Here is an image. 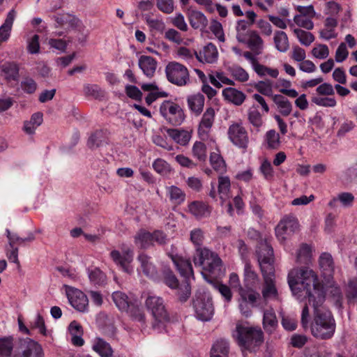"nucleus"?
<instances>
[{"label":"nucleus","mask_w":357,"mask_h":357,"mask_svg":"<svg viewBox=\"0 0 357 357\" xmlns=\"http://www.w3.org/2000/svg\"><path fill=\"white\" fill-rule=\"evenodd\" d=\"M288 284L297 300L307 298V303L301 313L303 326H308L309 307H312L314 312L310 325L312 334L320 339L331 338L335 333V322L331 312L324 306L325 291L317 274L308 266L293 268L288 274Z\"/></svg>","instance_id":"nucleus-1"},{"label":"nucleus","mask_w":357,"mask_h":357,"mask_svg":"<svg viewBox=\"0 0 357 357\" xmlns=\"http://www.w3.org/2000/svg\"><path fill=\"white\" fill-rule=\"evenodd\" d=\"M190 241L196 248V252L193 257V262L196 266H201L202 270L208 272L213 277H222L224 273L222 271V261L217 254L202 248L204 240L203 231L195 228L190 231Z\"/></svg>","instance_id":"nucleus-2"},{"label":"nucleus","mask_w":357,"mask_h":357,"mask_svg":"<svg viewBox=\"0 0 357 357\" xmlns=\"http://www.w3.org/2000/svg\"><path fill=\"white\" fill-rule=\"evenodd\" d=\"M257 254L264 280L263 298L264 300L278 299V293L274 281L273 250L266 240L259 243Z\"/></svg>","instance_id":"nucleus-3"},{"label":"nucleus","mask_w":357,"mask_h":357,"mask_svg":"<svg viewBox=\"0 0 357 357\" xmlns=\"http://www.w3.org/2000/svg\"><path fill=\"white\" fill-rule=\"evenodd\" d=\"M237 344L244 350L255 351L264 342V335L259 327H252L245 323H238L232 332Z\"/></svg>","instance_id":"nucleus-4"},{"label":"nucleus","mask_w":357,"mask_h":357,"mask_svg":"<svg viewBox=\"0 0 357 357\" xmlns=\"http://www.w3.org/2000/svg\"><path fill=\"white\" fill-rule=\"evenodd\" d=\"M193 308L196 317L202 321L212 319L214 314V307L212 298L208 292L199 290L193 300Z\"/></svg>","instance_id":"nucleus-5"},{"label":"nucleus","mask_w":357,"mask_h":357,"mask_svg":"<svg viewBox=\"0 0 357 357\" xmlns=\"http://www.w3.org/2000/svg\"><path fill=\"white\" fill-rule=\"evenodd\" d=\"M109 257L115 265L122 271L128 274L134 272L132 266L134 251L131 248L123 245L121 248V250L114 249L110 252Z\"/></svg>","instance_id":"nucleus-6"},{"label":"nucleus","mask_w":357,"mask_h":357,"mask_svg":"<svg viewBox=\"0 0 357 357\" xmlns=\"http://www.w3.org/2000/svg\"><path fill=\"white\" fill-rule=\"evenodd\" d=\"M172 260L176 266L181 275L185 278V281L183 282L180 290L183 289V294H181L180 301H185L190 295L191 288L190 286V279H194L193 271L190 261L183 257L172 258Z\"/></svg>","instance_id":"nucleus-7"},{"label":"nucleus","mask_w":357,"mask_h":357,"mask_svg":"<svg viewBox=\"0 0 357 357\" xmlns=\"http://www.w3.org/2000/svg\"><path fill=\"white\" fill-rule=\"evenodd\" d=\"M167 79L172 84L178 86H185L189 82V73L187 68L178 63L170 62L166 66Z\"/></svg>","instance_id":"nucleus-8"},{"label":"nucleus","mask_w":357,"mask_h":357,"mask_svg":"<svg viewBox=\"0 0 357 357\" xmlns=\"http://www.w3.org/2000/svg\"><path fill=\"white\" fill-rule=\"evenodd\" d=\"M160 112L169 123L174 126L181 125L185 119L182 108L178 104L171 101H164L160 107Z\"/></svg>","instance_id":"nucleus-9"},{"label":"nucleus","mask_w":357,"mask_h":357,"mask_svg":"<svg viewBox=\"0 0 357 357\" xmlns=\"http://www.w3.org/2000/svg\"><path fill=\"white\" fill-rule=\"evenodd\" d=\"M299 224L297 218L293 215L284 216L275 228V234L280 242H284L298 231Z\"/></svg>","instance_id":"nucleus-10"},{"label":"nucleus","mask_w":357,"mask_h":357,"mask_svg":"<svg viewBox=\"0 0 357 357\" xmlns=\"http://www.w3.org/2000/svg\"><path fill=\"white\" fill-rule=\"evenodd\" d=\"M145 305L155 321L159 323H165L169 321V314L162 298L155 295H149L145 301Z\"/></svg>","instance_id":"nucleus-11"},{"label":"nucleus","mask_w":357,"mask_h":357,"mask_svg":"<svg viewBox=\"0 0 357 357\" xmlns=\"http://www.w3.org/2000/svg\"><path fill=\"white\" fill-rule=\"evenodd\" d=\"M63 288L73 307L82 312L88 311L89 300L81 290L68 285H64Z\"/></svg>","instance_id":"nucleus-12"},{"label":"nucleus","mask_w":357,"mask_h":357,"mask_svg":"<svg viewBox=\"0 0 357 357\" xmlns=\"http://www.w3.org/2000/svg\"><path fill=\"white\" fill-rule=\"evenodd\" d=\"M227 135L231 142L241 149H246L249 137L245 128L241 123H234L228 128Z\"/></svg>","instance_id":"nucleus-13"},{"label":"nucleus","mask_w":357,"mask_h":357,"mask_svg":"<svg viewBox=\"0 0 357 357\" xmlns=\"http://www.w3.org/2000/svg\"><path fill=\"white\" fill-rule=\"evenodd\" d=\"M230 188L231 182L229 177L220 176L218 177V191L215 190V183H211L209 196L215 201L219 199L222 206L231 197Z\"/></svg>","instance_id":"nucleus-14"},{"label":"nucleus","mask_w":357,"mask_h":357,"mask_svg":"<svg viewBox=\"0 0 357 357\" xmlns=\"http://www.w3.org/2000/svg\"><path fill=\"white\" fill-rule=\"evenodd\" d=\"M13 357H44V353L40 344L26 337L20 340L18 354Z\"/></svg>","instance_id":"nucleus-15"},{"label":"nucleus","mask_w":357,"mask_h":357,"mask_svg":"<svg viewBox=\"0 0 357 357\" xmlns=\"http://www.w3.org/2000/svg\"><path fill=\"white\" fill-rule=\"evenodd\" d=\"M238 306L240 311L245 317H249L251 314V309L255 304L259 294L255 290H245L244 288L239 289Z\"/></svg>","instance_id":"nucleus-16"},{"label":"nucleus","mask_w":357,"mask_h":357,"mask_svg":"<svg viewBox=\"0 0 357 357\" xmlns=\"http://www.w3.org/2000/svg\"><path fill=\"white\" fill-rule=\"evenodd\" d=\"M215 119V110L211 108H207L204 113L198 128V134L202 139H206L211 130Z\"/></svg>","instance_id":"nucleus-17"},{"label":"nucleus","mask_w":357,"mask_h":357,"mask_svg":"<svg viewBox=\"0 0 357 357\" xmlns=\"http://www.w3.org/2000/svg\"><path fill=\"white\" fill-rule=\"evenodd\" d=\"M319 268L325 281L330 282L333 278L335 266L332 256L326 252L322 253L319 259Z\"/></svg>","instance_id":"nucleus-18"},{"label":"nucleus","mask_w":357,"mask_h":357,"mask_svg":"<svg viewBox=\"0 0 357 357\" xmlns=\"http://www.w3.org/2000/svg\"><path fill=\"white\" fill-rule=\"evenodd\" d=\"M195 54L199 61L206 63H213L217 61L218 58V49L211 43L203 47L198 53L195 52Z\"/></svg>","instance_id":"nucleus-19"},{"label":"nucleus","mask_w":357,"mask_h":357,"mask_svg":"<svg viewBox=\"0 0 357 357\" xmlns=\"http://www.w3.org/2000/svg\"><path fill=\"white\" fill-rule=\"evenodd\" d=\"M222 95L226 101L236 106L241 105L246 98L243 91L231 86L224 89Z\"/></svg>","instance_id":"nucleus-20"},{"label":"nucleus","mask_w":357,"mask_h":357,"mask_svg":"<svg viewBox=\"0 0 357 357\" xmlns=\"http://www.w3.org/2000/svg\"><path fill=\"white\" fill-rule=\"evenodd\" d=\"M245 43L256 54H261L264 49V41L259 34L255 31H250L249 34L245 37Z\"/></svg>","instance_id":"nucleus-21"},{"label":"nucleus","mask_w":357,"mask_h":357,"mask_svg":"<svg viewBox=\"0 0 357 357\" xmlns=\"http://www.w3.org/2000/svg\"><path fill=\"white\" fill-rule=\"evenodd\" d=\"M141 87L144 91L149 92V94L145 98L148 105H151L160 98H165L168 96L167 93L160 89L155 83L143 84Z\"/></svg>","instance_id":"nucleus-22"},{"label":"nucleus","mask_w":357,"mask_h":357,"mask_svg":"<svg viewBox=\"0 0 357 357\" xmlns=\"http://www.w3.org/2000/svg\"><path fill=\"white\" fill-rule=\"evenodd\" d=\"M187 15L189 22L194 29H204L208 24V20L204 14L200 11L187 8Z\"/></svg>","instance_id":"nucleus-23"},{"label":"nucleus","mask_w":357,"mask_h":357,"mask_svg":"<svg viewBox=\"0 0 357 357\" xmlns=\"http://www.w3.org/2000/svg\"><path fill=\"white\" fill-rule=\"evenodd\" d=\"M15 17L16 11L15 9L10 10L3 24L0 26V43L6 42L9 39Z\"/></svg>","instance_id":"nucleus-24"},{"label":"nucleus","mask_w":357,"mask_h":357,"mask_svg":"<svg viewBox=\"0 0 357 357\" xmlns=\"http://www.w3.org/2000/svg\"><path fill=\"white\" fill-rule=\"evenodd\" d=\"M188 211L197 219L207 217L211 213L208 205L199 201H194L188 204Z\"/></svg>","instance_id":"nucleus-25"},{"label":"nucleus","mask_w":357,"mask_h":357,"mask_svg":"<svg viewBox=\"0 0 357 357\" xmlns=\"http://www.w3.org/2000/svg\"><path fill=\"white\" fill-rule=\"evenodd\" d=\"M259 284V279L250 264L246 263L244 268V285L245 290H254Z\"/></svg>","instance_id":"nucleus-26"},{"label":"nucleus","mask_w":357,"mask_h":357,"mask_svg":"<svg viewBox=\"0 0 357 357\" xmlns=\"http://www.w3.org/2000/svg\"><path fill=\"white\" fill-rule=\"evenodd\" d=\"M138 65L146 77H152L156 70L157 62L150 56H142L139 59Z\"/></svg>","instance_id":"nucleus-27"},{"label":"nucleus","mask_w":357,"mask_h":357,"mask_svg":"<svg viewBox=\"0 0 357 357\" xmlns=\"http://www.w3.org/2000/svg\"><path fill=\"white\" fill-rule=\"evenodd\" d=\"M107 144V133L105 130H96L89 137L87 146L91 149L99 148Z\"/></svg>","instance_id":"nucleus-28"},{"label":"nucleus","mask_w":357,"mask_h":357,"mask_svg":"<svg viewBox=\"0 0 357 357\" xmlns=\"http://www.w3.org/2000/svg\"><path fill=\"white\" fill-rule=\"evenodd\" d=\"M137 261L140 264V270L148 277H153L156 273L155 265L151 260V257L142 252L137 257Z\"/></svg>","instance_id":"nucleus-29"},{"label":"nucleus","mask_w":357,"mask_h":357,"mask_svg":"<svg viewBox=\"0 0 357 357\" xmlns=\"http://www.w3.org/2000/svg\"><path fill=\"white\" fill-rule=\"evenodd\" d=\"M92 348L100 357L113 356L112 347L108 342L100 337H96L93 340Z\"/></svg>","instance_id":"nucleus-30"},{"label":"nucleus","mask_w":357,"mask_h":357,"mask_svg":"<svg viewBox=\"0 0 357 357\" xmlns=\"http://www.w3.org/2000/svg\"><path fill=\"white\" fill-rule=\"evenodd\" d=\"M135 243L141 249H147L153 245L151 233L142 229L135 236Z\"/></svg>","instance_id":"nucleus-31"},{"label":"nucleus","mask_w":357,"mask_h":357,"mask_svg":"<svg viewBox=\"0 0 357 357\" xmlns=\"http://www.w3.org/2000/svg\"><path fill=\"white\" fill-rule=\"evenodd\" d=\"M263 327L264 330L272 333L278 326V319L273 309H268L264 312Z\"/></svg>","instance_id":"nucleus-32"},{"label":"nucleus","mask_w":357,"mask_h":357,"mask_svg":"<svg viewBox=\"0 0 357 357\" xmlns=\"http://www.w3.org/2000/svg\"><path fill=\"white\" fill-rule=\"evenodd\" d=\"M206 273L207 271H204L202 270V275H203L204 278L209 283H211L213 285V287L220 292V294L225 298L226 302H230L232 298V294L231 292L229 287L219 282H213L212 280H208L206 275ZM208 273L210 275L211 278H213V276H212L208 272ZM217 278L218 277H216V278ZM214 278H215V277H214Z\"/></svg>","instance_id":"nucleus-33"},{"label":"nucleus","mask_w":357,"mask_h":357,"mask_svg":"<svg viewBox=\"0 0 357 357\" xmlns=\"http://www.w3.org/2000/svg\"><path fill=\"white\" fill-rule=\"evenodd\" d=\"M167 196L172 204L179 205L184 202L185 193L180 188L176 185L166 187Z\"/></svg>","instance_id":"nucleus-34"},{"label":"nucleus","mask_w":357,"mask_h":357,"mask_svg":"<svg viewBox=\"0 0 357 357\" xmlns=\"http://www.w3.org/2000/svg\"><path fill=\"white\" fill-rule=\"evenodd\" d=\"M167 134L174 142L182 146L186 145L191 138L190 132L184 130L168 129Z\"/></svg>","instance_id":"nucleus-35"},{"label":"nucleus","mask_w":357,"mask_h":357,"mask_svg":"<svg viewBox=\"0 0 357 357\" xmlns=\"http://www.w3.org/2000/svg\"><path fill=\"white\" fill-rule=\"evenodd\" d=\"M43 114L40 112L33 114L29 121L24 123L23 130L27 135H33L37 128L43 123Z\"/></svg>","instance_id":"nucleus-36"},{"label":"nucleus","mask_w":357,"mask_h":357,"mask_svg":"<svg viewBox=\"0 0 357 357\" xmlns=\"http://www.w3.org/2000/svg\"><path fill=\"white\" fill-rule=\"evenodd\" d=\"M112 299L116 307L121 311L128 310L133 303L126 294L119 291L112 294Z\"/></svg>","instance_id":"nucleus-37"},{"label":"nucleus","mask_w":357,"mask_h":357,"mask_svg":"<svg viewBox=\"0 0 357 357\" xmlns=\"http://www.w3.org/2000/svg\"><path fill=\"white\" fill-rule=\"evenodd\" d=\"M273 100L282 115L287 116L291 113L292 105L287 98L277 94L273 96Z\"/></svg>","instance_id":"nucleus-38"},{"label":"nucleus","mask_w":357,"mask_h":357,"mask_svg":"<svg viewBox=\"0 0 357 357\" xmlns=\"http://www.w3.org/2000/svg\"><path fill=\"white\" fill-rule=\"evenodd\" d=\"M312 248L306 244L303 243L296 252V261L299 264H308L312 257Z\"/></svg>","instance_id":"nucleus-39"},{"label":"nucleus","mask_w":357,"mask_h":357,"mask_svg":"<svg viewBox=\"0 0 357 357\" xmlns=\"http://www.w3.org/2000/svg\"><path fill=\"white\" fill-rule=\"evenodd\" d=\"M229 343L225 340H218L211 349V357H228Z\"/></svg>","instance_id":"nucleus-40"},{"label":"nucleus","mask_w":357,"mask_h":357,"mask_svg":"<svg viewBox=\"0 0 357 357\" xmlns=\"http://www.w3.org/2000/svg\"><path fill=\"white\" fill-rule=\"evenodd\" d=\"M275 86L280 93L290 98H296L298 95V93L294 89L291 88V82L286 79H278Z\"/></svg>","instance_id":"nucleus-41"},{"label":"nucleus","mask_w":357,"mask_h":357,"mask_svg":"<svg viewBox=\"0 0 357 357\" xmlns=\"http://www.w3.org/2000/svg\"><path fill=\"white\" fill-rule=\"evenodd\" d=\"M190 109L196 114H200L204 105V96L201 93L192 95L188 98Z\"/></svg>","instance_id":"nucleus-42"},{"label":"nucleus","mask_w":357,"mask_h":357,"mask_svg":"<svg viewBox=\"0 0 357 357\" xmlns=\"http://www.w3.org/2000/svg\"><path fill=\"white\" fill-rule=\"evenodd\" d=\"M2 75L8 80H17L19 75L17 66L14 63H5L0 67Z\"/></svg>","instance_id":"nucleus-43"},{"label":"nucleus","mask_w":357,"mask_h":357,"mask_svg":"<svg viewBox=\"0 0 357 357\" xmlns=\"http://www.w3.org/2000/svg\"><path fill=\"white\" fill-rule=\"evenodd\" d=\"M227 70L232 77L239 82H245L249 79V74L240 66L232 65L228 67Z\"/></svg>","instance_id":"nucleus-44"},{"label":"nucleus","mask_w":357,"mask_h":357,"mask_svg":"<svg viewBox=\"0 0 357 357\" xmlns=\"http://www.w3.org/2000/svg\"><path fill=\"white\" fill-rule=\"evenodd\" d=\"M254 71L261 77L268 76L272 78H277L279 75V71L277 68H271L261 63H254Z\"/></svg>","instance_id":"nucleus-45"},{"label":"nucleus","mask_w":357,"mask_h":357,"mask_svg":"<svg viewBox=\"0 0 357 357\" xmlns=\"http://www.w3.org/2000/svg\"><path fill=\"white\" fill-rule=\"evenodd\" d=\"M274 43L276 49L281 52H286L289 47L288 37L282 31L275 33Z\"/></svg>","instance_id":"nucleus-46"},{"label":"nucleus","mask_w":357,"mask_h":357,"mask_svg":"<svg viewBox=\"0 0 357 357\" xmlns=\"http://www.w3.org/2000/svg\"><path fill=\"white\" fill-rule=\"evenodd\" d=\"M209 81L214 86L217 88L222 87V84L234 85V82L227 77L222 72H217L215 75H209Z\"/></svg>","instance_id":"nucleus-47"},{"label":"nucleus","mask_w":357,"mask_h":357,"mask_svg":"<svg viewBox=\"0 0 357 357\" xmlns=\"http://www.w3.org/2000/svg\"><path fill=\"white\" fill-rule=\"evenodd\" d=\"M87 274L91 283L95 285L102 284L105 281V275L98 268L92 267L87 269Z\"/></svg>","instance_id":"nucleus-48"},{"label":"nucleus","mask_w":357,"mask_h":357,"mask_svg":"<svg viewBox=\"0 0 357 357\" xmlns=\"http://www.w3.org/2000/svg\"><path fill=\"white\" fill-rule=\"evenodd\" d=\"M30 327L33 329H38L39 333L44 336H47L49 332L46 328L45 320L40 313H37L30 321Z\"/></svg>","instance_id":"nucleus-49"},{"label":"nucleus","mask_w":357,"mask_h":357,"mask_svg":"<svg viewBox=\"0 0 357 357\" xmlns=\"http://www.w3.org/2000/svg\"><path fill=\"white\" fill-rule=\"evenodd\" d=\"M210 163L214 170L219 173H223L226 170L225 162L218 153L213 152L211 153Z\"/></svg>","instance_id":"nucleus-50"},{"label":"nucleus","mask_w":357,"mask_h":357,"mask_svg":"<svg viewBox=\"0 0 357 357\" xmlns=\"http://www.w3.org/2000/svg\"><path fill=\"white\" fill-rule=\"evenodd\" d=\"M265 142L267 148L271 149H278L280 144L279 134L274 130H268L265 135Z\"/></svg>","instance_id":"nucleus-51"},{"label":"nucleus","mask_w":357,"mask_h":357,"mask_svg":"<svg viewBox=\"0 0 357 357\" xmlns=\"http://www.w3.org/2000/svg\"><path fill=\"white\" fill-rule=\"evenodd\" d=\"M250 26V23H248V22L245 20H241L237 22L236 30V38L238 42L245 40V37L248 35L249 32L251 31L248 30Z\"/></svg>","instance_id":"nucleus-52"},{"label":"nucleus","mask_w":357,"mask_h":357,"mask_svg":"<svg viewBox=\"0 0 357 357\" xmlns=\"http://www.w3.org/2000/svg\"><path fill=\"white\" fill-rule=\"evenodd\" d=\"M259 171L266 181H271L274 177V170L271 162L264 158L261 160Z\"/></svg>","instance_id":"nucleus-53"},{"label":"nucleus","mask_w":357,"mask_h":357,"mask_svg":"<svg viewBox=\"0 0 357 357\" xmlns=\"http://www.w3.org/2000/svg\"><path fill=\"white\" fill-rule=\"evenodd\" d=\"M126 312L133 320L139 321L142 324L145 323V315L137 303H133Z\"/></svg>","instance_id":"nucleus-54"},{"label":"nucleus","mask_w":357,"mask_h":357,"mask_svg":"<svg viewBox=\"0 0 357 357\" xmlns=\"http://www.w3.org/2000/svg\"><path fill=\"white\" fill-rule=\"evenodd\" d=\"M13 349L12 337H3L0 339V357H8Z\"/></svg>","instance_id":"nucleus-55"},{"label":"nucleus","mask_w":357,"mask_h":357,"mask_svg":"<svg viewBox=\"0 0 357 357\" xmlns=\"http://www.w3.org/2000/svg\"><path fill=\"white\" fill-rule=\"evenodd\" d=\"M294 33L299 42L305 46H309L314 40V38L311 33L302 29H294Z\"/></svg>","instance_id":"nucleus-56"},{"label":"nucleus","mask_w":357,"mask_h":357,"mask_svg":"<svg viewBox=\"0 0 357 357\" xmlns=\"http://www.w3.org/2000/svg\"><path fill=\"white\" fill-rule=\"evenodd\" d=\"M50 49L56 51L58 53L64 52L67 48L68 43L61 38H50L47 40Z\"/></svg>","instance_id":"nucleus-57"},{"label":"nucleus","mask_w":357,"mask_h":357,"mask_svg":"<svg viewBox=\"0 0 357 357\" xmlns=\"http://www.w3.org/2000/svg\"><path fill=\"white\" fill-rule=\"evenodd\" d=\"M164 281L165 283L171 289L178 288V295L179 297L181 296V294H183V289L180 290V287H182L183 284L179 286L177 278L171 271H167L165 273Z\"/></svg>","instance_id":"nucleus-58"},{"label":"nucleus","mask_w":357,"mask_h":357,"mask_svg":"<svg viewBox=\"0 0 357 357\" xmlns=\"http://www.w3.org/2000/svg\"><path fill=\"white\" fill-rule=\"evenodd\" d=\"M153 168L156 172L162 176L168 175L172 171L170 165L161 158H158L153 162Z\"/></svg>","instance_id":"nucleus-59"},{"label":"nucleus","mask_w":357,"mask_h":357,"mask_svg":"<svg viewBox=\"0 0 357 357\" xmlns=\"http://www.w3.org/2000/svg\"><path fill=\"white\" fill-rule=\"evenodd\" d=\"M326 286L331 289L330 294L334 298L335 305L337 307H340L342 304L341 301L342 299V294L340 287L335 284L333 279L331 280L329 282L328 281H326Z\"/></svg>","instance_id":"nucleus-60"},{"label":"nucleus","mask_w":357,"mask_h":357,"mask_svg":"<svg viewBox=\"0 0 357 357\" xmlns=\"http://www.w3.org/2000/svg\"><path fill=\"white\" fill-rule=\"evenodd\" d=\"M255 88L264 96H271L273 95V82L269 79L258 82Z\"/></svg>","instance_id":"nucleus-61"},{"label":"nucleus","mask_w":357,"mask_h":357,"mask_svg":"<svg viewBox=\"0 0 357 357\" xmlns=\"http://www.w3.org/2000/svg\"><path fill=\"white\" fill-rule=\"evenodd\" d=\"M338 202L344 208H350L354 202V195L349 192H342L336 195Z\"/></svg>","instance_id":"nucleus-62"},{"label":"nucleus","mask_w":357,"mask_h":357,"mask_svg":"<svg viewBox=\"0 0 357 357\" xmlns=\"http://www.w3.org/2000/svg\"><path fill=\"white\" fill-rule=\"evenodd\" d=\"M192 154L199 161H204L206 158V148L204 143L196 142L192 146Z\"/></svg>","instance_id":"nucleus-63"},{"label":"nucleus","mask_w":357,"mask_h":357,"mask_svg":"<svg viewBox=\"0 0 357 357\" xmlns=\"http://www.w3.org/2000/svg\"><path fill=\"white\" fill-rule=\"evenodd\" d=\"M346 296L349 302L357 301V278L349 280L346 290Z\"/></svg>","instance_id":"nucleus-64"}]
</instances>
